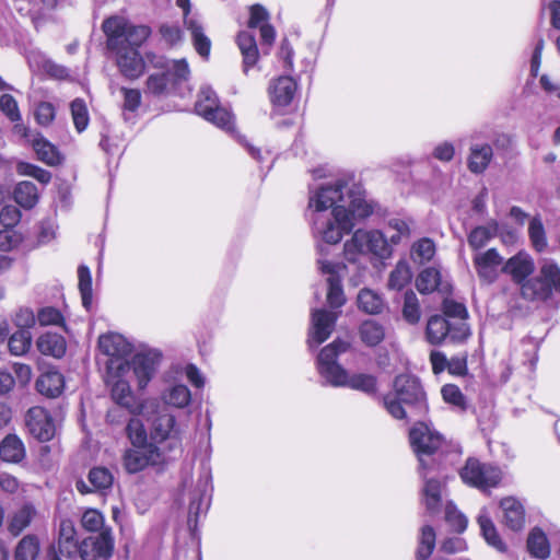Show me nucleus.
<instances>
[{
    "label": "nucleus",
    "instance_id": "13",
    "mask_svg": "<svg viewBox=\"0 0 560 560\" xmlns=\"http://www.w3.org/2000/svg\"><path fill=\"white\" fill-rule=\"evenodd\" d=\"M464 482L479 489L495 487L502 478L501 470L490 464H482L478 459L469 458L460 471Z\"/></svg>",
    "mask_w": 560,
    "mask_h": 560
},
{
    "label": "nucleus",
    "instance_id": "51",
    "mask_svg": "<svg viewBox=\"0 0 560 560\" xmlns=\"http://www.w3.org/2000/svg\"><path fill=\"white\" fill-rule=\"evenodd\" d=\"M89 481L93 487V490H105L113 485V475L105 467H94L89 472Z\"/></svg>",
    "mask_w": 560,
    "mask_h": 560
},
{
    "label": "nucleus",
    "instance_id": "37",
    "mask_svg": "<svg viewBox=\"0 0 560 560\" xmlns=\"http://www.w3.org/2000/svg\"><path fill=\"white\" fill-rule=\"evenodd\" d=\"M441 489L442 485L439 480L433 478H428L425 480L422 495L423 503L425 505L427 511L430 514H435L441 505Z\"/></svg>",
    "mask_w": 560,
    "mask_h": 560
},
{
    "label": "nucleus",
    "instance_id": "64",
    "mask_svg": "<svg viewBox=\"0 0 560 560\" xmlns=\"http://www.w3.org/2000/svg\"><path fill=\"white\" fill-rule=\"evenodd\" d=\"M249 28H259L261 24L268 23L269 13L268 11L260 4H254L249 9Z\"/></svg>",
    "mask_w": 560,
    "mask_h": 560
},
{
    "label": "nucleus",
    "instance_id": "40",
    "mask_svg": "<svg viewBox=\"0 0 560 560\" xmlns=\"http://www.w3.org/2000/svg\"><path fill=\"white\" fill-rule=\"evenodd\" d=\"M14 199L21 207L32 209L38 201L36 185L28 180L21 182L14 189Z\"/></svg>",
    "mask_w": 560,
    "mask_h": 560
},
{
    "label": "nucleus",
    "instance_id": "31",
    "mask_svg": "<svg viewBox=\"0 0 560 560\" xmlns=\"http://www.w3.org/2000/svg\"><path fill=\"white\" fill-rule=\"evenodd\" d=\"M493 152L489 144H475L470 148L468 168L476 174L482 173L489 165Z\"/></svg>",
    "mask_w": 560,
    "mask_h": 560
},
{
    "label": "nucleus",
    "instance_id": "20",
    "mask_svg": "<svg viewBox=\"0 0 560 560\" xmlns=\"http://www.w3.org/2000/svg\"><path fill=\"white\" fill-rule=\"evenodd\" d=\"M534 269L533 258L524 250L509 258L501 268L502 272L509 275L521 287L526 282L525 279L533 273Z\"/></svg>",
    "mask_w": 560,
    "mask_h": 560
},
{
    "label": "nucleus",
    "instance_id": "46",
    "mask_svg": "<svg viewBox=\"0 0 560 560\" xmlns=\"http://www.w3.org/2000/svg\"><path fill=\"white\" fill-rule=\"evenodd\" d=\"M435 250L434 242L431 238L423 237L412 244L411 258L419 264H423L434 257Z\"/></svg>",
    "mask_w": 560,
    "mask_h": 560
},
{
    "label": "nucleus",
    "instance_id": "14",
    "mask_svg": "<svg viewBox=\"0 0 560 560\" xmlns=\"http://www.w3.org/2000/svg\"><path fill=\"white\" fill-rule=\"evenodd\" d=\"M26 425L30 433L42 442L51 440L56 433V425L51 416L40 406L28 409L26 413Z\"/></svg>",
    "mask_w": 560,
    "mask_h": 560
},
{
    "label": "nucleus",
    "instance_id": "16",
    "mask_svg": "<svg viewBox=\"0 0 560 560\" xmlns=\"http://www.w3.org/2000/svg\"><path fill=\"white\" fill-rule=\"evenodd\" d=\"M114 550V538L109 530L100 536L85 538L80 545V558L82 560H108Z\"/></svg>",
    "mask_w": 560,
    "mask_h": 560
},
{
    "label": "nucleus",
    "instance_id": "7",
    "mask_svg": "<svg viewBox=\"0 0 560 560\" xmlns=\"http://www.w3.org/2000/svg\"><path fill=\"white\" fill-rule=\"evenodd\" d=\"M521 293L527 300H546L552 293H560V268L552 260L541 262L539 275L523 283Z\"/></svg>",
    "mask_w": 560,
    "mask_h": 560
},
{
    "label": "nucleus",
    "instance_id": "44",
    "mask_svg": "<svg viewBox=\"0 0 560 560\" xmlns=\"http://www.w3.org/2000/svg\"><path fill=\"white\" fill-rule=\"evenodd\" d=\"M104 523L105 520L103 514L95 509L86 510L81 517V525L85 530L98 533L96 536H100L105 530H109L110 536L113 537L112 529L109 527H105Z\"/></svg>",
    "mask_w": 560,
    "mask_h": 560
},
{
    "label": "nucleus",
    "instance_id": "10",
    "mask_svg": "<svg viewBox=\"0 0 560 560\" xmlns=\"http://www.w3.org/2000/svg\"><path fill=\"white\" fill-rule=\"evenodd\" d=\"M410 444L417 454L421 470H425V457L434 454L443 443V436L428 423L417 421L409 432Z\"/></svg>",
    "mask_w": 560,
    "mask_h": 560
},
{
    "label": "nucleus",
    "instance_id": "34",
    "mask_svg": "<svg viewBox=\"0 0 560 560\" xmlns=\"http://www.w3.org/2000/svg\"><path fill=\"white\" fill-rule=\"evenodd\" d=\"M527 549L529 553L537 559H546L550 555V545L546 534L539 529L534 528L527 538Z\"/></svg>",
    "mask_w": 560,
    "mask_h": 560
},
{
    "label": "nucleus",
    "instance_id": "38",
    "mask_svg": "<svg viewBox=\"0 0 560 560\" xmlns=\"http://www.w3.org/2000/svg\"><path fill=\"white\" fill-rule=\"evenodd\" d=\"M0 457L10 463H18L24 457V445L16 435H8L0 444Z\"/></svg>",
    "mask_w": 560,
    "mask_h": 560
},
{
    "label": "nucleus",
    "instance_id": "49",
    "mask_svg": "<svg viewBox=\"0 0 560 560\" xmlns=\"http://www.w3.org/2000/svg\"><path fill=\"white\" fill-rule=\"evenodd\" d=\"M32 335L27 329L15 331L9 339V350L13 355H23L31 348Z\"/></svg>",
    "mask_w": 560,
    "mask_h": 560
},
{
    "label": "nucleus",
    "instance_id": "4",
    "mask_svg": "<svg viewBox=\"0 0 560 560\" xmlns=\"http://www.w3.org/2000/svg\"><path fill=\"white\" fill-rule=\"evenodd\" d=\"M343 252L347 261L365 266L369 254L380 258L389 257L392 244L385 231L357 230L352 237L345 243Z\"/></svg>",
    "mask_w": 560,
    "mask_h": 560
},
{
    "label": "nucleus",
    "instance_id": "18",
    "mask_svg": "<svg viewBox=\"0 0 560 560\" xmlns=\"http://www.w3.org/2000/svg\"><path fill=\"white\" fill-rule=\"evenodd\" d=\"M478 277L487 283H492L499 276L503 258L495 248L477 253L472 258Z\"/></svg>",
    "mask_w": 560,
    "mask_h": 560
},
{
    "label": "nucleus",
    "instance_id": "9",
    "mask_svg": "<svg viewBox=\"0 0 560 560\" xmlns=\"http://www.w3.org/2000/svg\"><path fill=\"white\" fill-rule=\"evenodd\" d=\"M195 108L198 115L217 127L225 131L233 130V115L219 105L217 94L210 86H202L200 89Z\"/></svg>",
    "mask_w": 560,
    "mask_h": 560
},
{
    "label": "nucleus",
    "instance_id": "32",
    "mask_svg": "<svg viewBox=\"0 0 560 560\" xmlns=\"http://www.w3.org/2000/svg\"><path fill=\"white\" fill-rule=\"evenodd\" d=\"M499 233V224L490 221L486 225L475 228L468 235V244L472 249L485 247Z\"/></svg>",
    "mask_w": 560,
    "mask_h": 560
},
{
    "label": "nucleus",
    "instance_id": "19",
    "mask_svg": "<svg viewBox=\"0 0 560 560\" xmlns=\"http://www.w3.org/2000/svg\"><path fill=\"white\" fill-rule=\"evenodd\" d=\"M113 371V370H109ZM129 377L120 375L118 370L109 373L108 383L112 385V397L120 406L131 412L139 411V406L135 402V397L129 385Z\"/></svg>",
    "mask_w": 560,
    "mask_h": 560
},
{
    "label": "nucleus",
    "instance_id": "62",
    "mask_svg": "<svg viewBox=\"0 0 560 560\" xmlns=\"http://www.w3.org/2000/svg\"><path fill=\"white\" fill-rule=\"evenodd\" d=\"M161 68H165L167 72L172 73L177 80H186L189 75V67L186 60H173L170 62L159 63Z\"/></svg>",
    "mask_w": 560,
    "mask_h": 560
},
{
    "label": "nucleus",
    "instance_id": "30",
    "mask_svg": "<svg viewBox=\"0 0 560 560\" xmlns=\"http://www.w3.org/2000/svg\"><path fill=\"white\" fill-rule=\"evenodd\" d=\"M65 381L58 371H47L36 381L37 390L48 397H57L63 389Z\"/></svg>",
    "mask_w": 560,
    "mask_h": 560
},
{
    "label": "nucleus",
    "instance_id": "15",
    "mask_svg": "<svg viewBox=\"0 0 560 560\" xmlns=\"http://www.w3.org/2000/svg\"><path fill=\"white\" fill-rule=\"evenodd\" d=\"M338 312L326 311L323 308L314 310L312 312V325L308 335L310 346H318L330 337L338 319Z\"/></svg>",
    "mask_w": 560,
    "mask_h": 560
},
{
    "label": "nucleus",
    "instance_id": "60",
    "mask_svg": "<svg viewBox=\"0 0 560 560\" xmlns=\"http://www.w3.org/2000/svg\"><path fill=\"white\" fill-rule=\"evenodd\" d=\"M21 220V212L18 207L8 205L0 211V223L8 229L15 226Z\"/></svg>",
    "mask_w": 560,
    "mask_h": 560
},
{
    "label": "nucleus",
    "instance_id": "55",
    "mask_svg": "<svg viewBox=\"0 0 560 560\" xmlns=\"http://www.w3.org/2000/svg\"><path fill=\"white\" fill-rule=\"evenodd\" d=\"M442 397L445 402L454 406L459 410L466 409V400L460 389L453 384H446L441 389Z\"/></svg>",
    "mask_w": 560,
    "mask_h": 560
},
{
    "label": "nucleus",
    "instance_id": "11",
    "mask_svg": "<svg viewBox=\"0 0 560 560\" xmlns=\"http://www.w3.org/2000/svg\"><path fill=\"white\" fill-rule=\"evenodd\" d=\"M168 459L165 450H161L156 444H145L126 450L122 456V464L129 474H136L148 466L164 464Z\"/></svg>",
    "mask_w": 560,
    "mask_h": 560
},
{
    "label": "nucleus",
    "instance_id": "5",
    "mask_svg": "<svg viewBox=\"0 0 560 560\" xmlns=\"http://www.w3.org/2000/svg\"><path fill=\"white\" fill-rule=\"evenodd\" d=\"M103 32L107 37V47L118 49V46L125 39L130 47L141 46L150 36L151 31L145 25H131L122 16H110L103 22Z\"/></svg>",
    "mask_w": 560,
    "mask_h": 560
},
{
    "label": "nucleus",
    "instance_id": "47",
    "mask_svg": "<svg viewBox=\"0 0 560 560\" xmlns=\"http://www.w3.org/2000/svg\"><path fill=\"white\" fill-rule=\"evenodd\" d=\"M39 551V542L36 536H24L16 546L15 560H35Z\"/></svg>",
    "mask_w": 560,
    "mask_h": 560
},
{
    "label": "nucleus",
    "instance_id": "22",
    "mask_svg": "<svg viewBox=\"0 0 560 560\" xmlns=\"http://www.w3.org/2000/svg\"><path fill=\"white\" fill-rule=\"evenodd\" d=\"M416 287L422 294H430L434 291L448 293L451 285L443 280L439 269L434 267L423 269L416 279Z\"/></svg>",
    "mask_w": 560,
    "mask_h": 560
},
{
    "label": "nucleus",
    "instance_id": "21",
    "mask_svg": "<svg viewBox=\"0 0 560 560\" xmlns=\"http://www.w3.org/2000/svg\"><path fill=\"white\" fill-rule=\"evenodd\" d=\"M117 50V65L120 72L128 79H137L144 71V61L136 48H119Z\"/></svg>",
    "mask_w": 560,
    "mask_h": 560
},
{
    "label": "nucleus",
    "instance_id": "1",
    "mask_svg": "<svg viewBox=\"0 0 560 560\" xmlns=\"http://www.w3.org/2000/svg\"><path fill=\"white\" fill-rule=\"evenodd\" d=\"M373 212L361 186L343 179L323 184L310 191L308 219L313 236L326 244H338L354 226V218Z\"/></svg>",
    "mask_w": 560,
    "mask_h": 560
},
{
    "label": "nucleus",
    "instance_id": "53",
    "mask_svg": "<svg viewBox=\"0 0 560 560\" xmlns=\"http://www.w3.org/2000/svg\"><path fill=\"white\" fill-rule=\"evenodd\" d=\"M128 439L135 447L150 444L144 425L139 419H130L126 428Z\"/></svg>",
    "mask_w": 560,
    "mask_h": 560
},
{
    "label": "nucleus",
    "instance_id": "48",
    "mask_svg": "<svg viewBox=\"0 0 560 560\" xmlns=\"http://www.w3.org/2000/svg\"><path fill=\"white\" fill-rule=\"evenodd\" d=\"M528 236L535 250L541 253L547 247V237L544 224L537 217L532 218L528 225Z\"/></svg>",
    "mask_w": 560,
    "mask_h": 560
},
{
    "label": "nucleus",
    "instance_id": "33",
    "mask_svg": "<svg viewBox=\"0 0 560 560\" xmlns=\"http://www.w3.org/2000/svg\"><path fill=\"white\" fill-rule=\"evenodd\" d=\"M185 26L191 33L192 43L197 52L208 58L211 48L210 39L205 35L202 25L196 19H186Z\"/></svg>",
    "mask_w": 560,
    "mask_h": 560
},
{
    "label": "nucleus",
    "instance_id": "45",
    "mask_svg": "<svg viewBox=\"0 0 560 560\" xmlns=\"http://www.w3.org/2000/svg\"><path fill=\"white\" fill-rule=\"evenodd\" d=\"M435 547V532L434 529L429 526L424 525L420 529V536H419V546L417 548V558L419 560H425L428 559Z\"/></svg>",
    "mask_w": 560,
    "mask_h": 560
},
{
    "label": "nucleus",
    "instance_id": "57",
    "mask_svg": "<svg viewBox=\"0 0 560 560\" xmlns=\"http://www.w3.org/2000/svg\"><path fill=\"white\" fill-rule=\"evenodd\" d=\"M37 320L40 326H48V325H56V326H62L63 325V316L60 313L59 310L47 306L43 307L37 313Z\"/></svg>",
    "mask_w": 560,
    "mask_h": 560
},
{
    "label": "nucleus",
    "instance_id": "27",
    "mask_svg": "<svg viewBox=\"0 0 560 560\" xmlns=\"http://www.w3.org/2000/svg\"><path fill=\"white\" fill-rule=\"evenodd\" d=\"M237 45L243 56L244 71L257 63L259 51L254 34L250 31H242L237 36Z\"/></svg>",
    "mask_w": 560,
    "mask_h": 560
},
{
    "label": "nucleus",
    "instance_id": "3",
    "mask_svg": "<svg viewBox=\"0 0 560 560\" xmlns=\"http://www.w3.org/2000/svg\"><path fill=\"white\" fill-rule=\"evenodd\" d=\"M349 343L337 339L322 349L317 358V369L322 377L332 386H348L365 394H374L377 389L375 376L371 374H353L348 372L337 363L340 353L348 350Z\"/></svg>",
    "mask_w": 560,
    "mask_h": 560
},
{
    "label": "nucleus",
    "instance_id": "35",
    "mask_svg": "<svg viewBox=\"0 0 560 560\" xmlns=\"http://www.w3.org/2000/svg\"><path fill=\"white\" fill-rule=\"evenodd\" d=\"M162 400L168 406L182 409L189 405L191 393L187 386L176 384L162 394Z\"/></svg>",
    "mask_w": 560,
    "mask_h": 560
},
{
    "label": "nucleus",
    "instance_id": "61",
    "mask_svg": "<svg viewBox=\"0 0 560 560\" xmlns=\"http://www.w3.org/2000/svg\"><path fill=\"white\" fill-rule=\"evenodd\" d=\"M51 550L58 552L65 559L71 560L78 552L80 553V546L78 540H58L57 545L51 547Z\"/></svg>",
    "mask_w": 560,
    "mask_h": 560
},
{
    "label": "nucleus",
    "instance_id": "29",
    "mask_svg": "<svg viewBox=\"0 0 560 560\" xmlns=\"http://www.w3.org/2000/svg\"><path fill=\"white\" fill-rule=\"evenodd\" d=\"M37 349L44 355L61 358L66 353V340L61 335L46 332L37 339Z\"/></svg>",
    "mask_w": 560,
    "mask_h": 560
},
{
    "label": "nucleus",
    "instance_id": "42",
    "mask_svg": "<svg viewBox=\"0 0 560 560\" xmlns=\"http://www.w3.org/2000/svg\"><path fill=\"white\" fill-rule=\"evenodd\" d=\"M32 145L37 156L43 162L55 165L59 163L60 158L56 148L40 136H36L32 139Z\"/></svg>",
    "mask_w": 560,
    "mask_h": 560
},
{
    "label": "nucleus",
    "instance_id": "28",
    "mask_svg": "<svg viewBox=\"0 0 560 560\" xmlns=\"http://www.w3.org/2000/svg\"><path fill=\"white\" fill-rule=\"evenodd\" d=\"M413 221L410 219L392 218L387 221L384 231L392 246L398 245L401 241L411 236Z\"/></svg>",
    "mask_w": 560,
    "mask_h": 560
},
{
    "label": "nucleus",
    "instance_id": "8",
    "mask_svg": "<svg viewBox=\"0 0 560 560\" xmlns=\"http://www.w3.org/2000/svg\"><path fill=\"white\" fill-rule=\"evenodd\" d=\"M160 354L155 352L139 353L128 361H110L109 370H118L119 376H133L139 389H144L156 372Z\"/></svg>",
    "mask_w": 560,
    "mask_h": 560
},
{
    "label": "nucleus",
    "instance_id": "52",
    "mask_svg": "<svg viewBox=\"0 0 560 560\" xmlns=\"http://www.w3.org/2000/svg\"><path fill=\"white\" fill-rule=\"evenodd\" d=\"M404 318L410 324H417L420 319V306L417 295L413 291H407L404 298L402 306Z\"/></svg>",
    "mask_w": 560,
    "mask_h": 560
},
{
    "label": "nucleus",
    "instance_id": "63",
    "mask_svg": "<svg viewBox=\"0 0 560 560\" xmlns=\"http://www.w3.org/2000/svg\"><path fill=\"white\" fill-rule=\"evenodd\" d=\"M444 314L448 317H453L454 322H465L467 317V310L462 303H457L452 300H445L443 303Z\"/></svg>",
    "mask_w": 560,
    "mask_h": 560
},
{
    "label": "nucleus",
    "instance_id": "2",
    "mask_svg": "<svg viewBox=\"0 0 560 560\" xmlns=\"http://www.w3.org/2000/svg\"><path fill=\"white\" fill-rule=\"evenodd\" d=\"M386 411L398 420H416L429 410L425 393L419 380L409 374L395 377L393 392L383 397Z\"/></svg>",
    "mask_w": 560,
    "mask_h": 560
},
{
    "label": "nucleus",
    "instance_id": "17",
    "mask_svg": "<svg viewBox=\"0 0 560 560\" xmlns=\"http://www.w3.org/2000/svg\"><path fill=\"white\" fill-rule=\"evenodd\" d=\"M319 269L324 275H327V302L331 307H340L345 304L346 299L343 294V290L340 282V271L345 269V267L332 264L330 261L320 260Z\"/></svg>",
    "mask_w": 560,
    "mask_h": 560
},
{
    "label": "nucleus",
    "instance_id": "39",
    "mask_svg": "<svg viewBox=\"0 0 560 560\" xmlns=\"http://www.w3.org/2000/svg\"><path fill=\"white\" fill-rule=\"evenodd\" d=\"M360 310L368 314H380L384 308L383 298L375 291L362 289L357 298Z\"/></svg>",
    "mask_w": 560,
    "mask_h": 560
},
{
    "label": "nucleus",
    "instance_id": "41",
    "mask_svg": "<svg viewBox=\"0 0 560 560\" xmlns=\"http://www.w3.org/2000/svg\"><path fill=\"white\" fill-rule=\"evenodd\" d=\"M412 278L410 266L405 260H399L389 273L388 287L393 290L404 289Z\"/></svg>",
    "mask_w": 560,
    "mask_h": 560
},
{
    "label": "nucleus",
    "instance_id": "12",
    "mask_svg": "<svg viewBox=\"0 0 560 560\" xmlns=\"http://www.w3.org/2000/svg\"><path fill=\"white\" fill-rule=\"evenodd\" d=\"M469 335L466 322H451L443 316L434 315L427 324V338L430 343L439 345L446 337L453 341H462Z\"/></svg>",
    "mask_w": 560,
    "mask_h": 560
},
{
    "label": "nucleus",
    "instance_id": "56",
    "mask_svg": "<svg viewBox=\"0 0 560 560\" xmlns=\"http://www.w3.org/2000/svg\"><path fill=\"white\" fill-rule=\"evenodd\" d=\"M445 521L456 533H463L467 527V518L456 509L453 503L445 505Z\"/></svg>",
    "mask_w": 560,
    "mask_h": 560
},
{
    "label": "nucleus",
    "instance_id": "36",
    "mask_svg": "<svg viewBox=\"0 0 560 560\" xmlns=\"http://www.w3.org/2000/svg\"><path fill=\"white\" fill-rule=\"evenodd\" d=\"M359 334L363 343L369 347H374L384 340L385 328L382 324L369 319L360 325Z\"/></svg>",
    "mask_w": 560,
    "mask_h": 560
},
{
    "label": "nucleus",
    "instance_id": "43",
    "mask_svg": "<svg viewBox=\"0 0 560 560\" xmlns=\"http://www.w3.org/2000/svg\"><path fill=\"white\" fill-rule=\"evenodd\" d=\"M478 524L480 526L482 536L485 537L486 541L490 546L494 547L497 550L504 551L505 546L503 541L500 539L493 522L486 513L482 512L478 516Z\"/></svg>",
    "mask_w": 560,
    "mask_h": 560
},
{
    "label": "nucleus",
    "instance_id": "50",
    "mask_svg": "<svg viewBox=\"0 0 560 560\" xmlns=\"http://www.w3.org/2000/svg\"><path fill=\"white\" fill-rule=\"evenodd\" d=\"M79 290L83 306L89 310L92 305V277L86 266L78 268Z\"/></svg>",
    "mask_w": 560,
    "mask_h": 560
},
{
    "label": "nucleus",
    "instance_id": "6",
    "mask_svg": "<svg viewBox=\"0 0 560 560\" xmlns=\"http://www.w3.org/2000/svg\"><path fill=\"white\" fill-rule=\"evenodd\" d=\"M150 434L154 442L163 444L160 447L166 451L170 459L182 453L183 430L174 415L166 411L158 413L151 422Z\"/></svg>",
    "mask_w": 560,
    "mask_h": 560
},
{
    "label": "nucleus",
    "instance_id": "59",
    "mask_svg": "<svg viewBox=\"0 0 560 560\" xmlns=\"http://www.w3.org/2000/svg\"><path fill=\"white\" fill-rule=\"evenodd\" d=\"M0 109L11 121H18L21 119L18 103L10 94H3L0 96Z\"/></svg>",
    "mask_w": 560,
    "mask_h": 560
},
{
    "label": "nucleus",
    "instance_id": "26",
    "mask_svg": "<svg viewBox=\"0 0 560 560\" xmlns=\"http://www.w3.org/2000/svg\"><path fill=\"white\" fill-rule=\"evenodd\" d=\"M36 516V509L32 504H24L13 511L7 521V529L13 536H19L26 529L34 517Z\"/></svg>",
    "mask_w": 560,
    "mask_h": 560
},
{
    "label": "nucleus",
    "instance_id": "24",
    "mask_svg": "<svg viewBox=\"0 0 560 560\" xmlns=\"http://www.w3.org/2000/svg\"><path fill=\"white\" fill-rule=\"evenodd\" d=\"M503 512V523L510 529L517 532L525 525L524 506L515 498H504L500 502Z\"/></svg>",
    "mask_w": 560,
    "mask_h": 560
},
{
    "label": "nucleus",
    "instance_id": "25",
    "mask_svg": "<svg viewBox=\"0 0 560 560\" xmlns=\"http://www.w3.org/2000/svg\"><path fill=\"white\" fill-rule=\"evenodd\" d=\"M98 348L113 359L122 358L130 352L129 342L121 335L115 332L102 335L98 338Z\"/></svg>",
    "mask_w": 560,
    "mask_h": 560
},
{
    "label": "nucleus",
    "instance_id": "58",
    "mask_svg": "<svg viewBox=\"0 0 560 560\" xmlns=\"http://www.w3.org/2000/svg\"><path fill=\"white\" fill-rule=\"evenodd\" d=\"M18 171L20 174L34 177L43 184H47L51 178L48 171L28 163H20Z\"/></svg>",
    "mask_w": 560,
    "mask_h": 560
},
{
    "label": "nucleus",
    "instance_id": "54",
    "mask_svg": "<svg viewBox=\"0 0 560 560\" xmlns=\"http://www.w3.org/2000/svg\"><path fill=\"white\" fill-rule=\"evenodd\" d=\"M71 114L77 130L79 132L83 131L89 125V112L83 100L75 98L72 101Z\"/></svg>",
    "mask_w": 560,
    "mask_h": 560
},
{
    "label": "nucleus",
    "instance_id": "23",
    "mask_svg": "<svg viewBox=\"0 0 560 560\" xmlns=\"http://www.w3.org/2000/svg\"><path fill=\"white\" fill-rule=\"evenodd\" d=\"M295 92L296 83L290 77H280L269 85L270 100L276 107L288 106L292 102Z\"/></svg>",
    "mask_w": 560,
    "mask_h": 560
}]
</instances>
